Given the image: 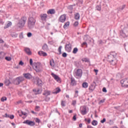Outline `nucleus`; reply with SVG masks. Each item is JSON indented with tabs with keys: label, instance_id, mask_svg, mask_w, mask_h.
<instances>
[{
	"label": "nucleus",
	"instance_id": "nucleus-32",
	"mask_svg": "<svg viewBox=\"0 0 128 128\" xmlns=\"http://www.w3.org/2000/svg\"><path fill=\"white\" fill-rule=\"evenodd\" d=\"M82 86L84 88H88V82H84L82 84Z\"/></svg>",
	"mask_w": 128,
	"mask_h": 128
},
{
	"label": "nucleus",
	"instance_id": "nucleus-56",
	"mask_svg": "<svg viewBox=\"0 0 128 128\" xmlns=\"http://www.w3.org/2000/svg\"><path fill=\"white\" fill-rule=\"evenodd\" d=\"M72 120L74 121L76 120V114H74Z\"/></svg>",
	"mask_w": 128,
	"mask_h": 128
},
{
	"label": "nucleus",
	"instance_id": "nucleus-52",
	"mask_svg": "<svg viewBox=\"0 0 128 128\" xmlns=\"http://www.w3.org/2000/svg\"><path fill=\"white\" fill-rule=\"evenodd\" d=\"M66 104V102L62 100L61 102L62 106H66V104Z\"/></svg>",
	"mask_w": 128,
	"mask_h": 128
},
{
	"label": "nucleus",
	"instance_id": "nucleus-16",
	"mask_svg": "<svg viewBox=\"0 0 128 128\" xmlns=\"http://www.w3.org/2000/svg\"><path fill=\"white\" fill-rule=\"evenodd\" d=\"M33 92H34L35 94H42V90H40L39 88H34L33 90Z\"/></svg>",
	"mask_w": 128,
	"mask_h": 128
},
{
	"label": "nucleus",
	"instance_id": "nucleus-60",
	"mask_svg": "<svg viewBox=\"0 0 128 128\" xmlns=\"http://www.w3.org/2000/svg\"><path fill=\"white\" fill-rule=\"evenodd\" d=\"M50 100V98H48V96H46V98H45L46 102H48V100Z\"/></svg>",
	"mask_w": 128,
	"mask_h": 128
},
{
	"label": "nucleus",
	"instance_id": "nucleus-46",
	"mask_svg": "<svg viewBox=\"0 0 128 128\" xmlns=\"http://www.w3.org/2000/svg\"><path fill=\"white\" fill-rule=\"evenodd\" d=\"M8 98L6 96L2 97L0 99L1 102H4L5 100H6Z\"/></svg>",
	"mask_w": 128,
	"mask_h": 128
},
{
	"label": "nucleus",
	"instance_id": "nucleus-49",
	"mask_svg": "<svg viewBox=\"0 0 128 128\" xmlns=\"http://www.w3.org/2000/svg\"><path fill=\"white\" fill-rule=\"evenodd\" d=\"M62 56L63 58H66V56H68V54L66 52H63L62 54Z\"/></svg>",
	"mask_w": 128,
	"mask_h": 128
},
{
	"label": "nucleus",
	"instance_id": "nucleus-2",
	"mask_svg": "<svg viewBox=\"0 0 128 128\" xmlns=\"http://www.w3.org/2000/svg\"><path fill=\"white\" fill-rule=\"evenodd\" d=\"M26 22V17L23 16L19 20L18 26L20 28H24V26Z\"/></svg>",
	"mask_w": 128,
	"mask_h": 128
},
{
	"label": "nucleus",
	"instance_id": "nucleus-35",
	"mask_svg": "<svg viewBox=\"0 0 128 128\" xmlns=\"http://www.w3.org/2000/svg\"><path fill=\"white\" fill-rule=\"evenodd\" d=\"M62 46H60L58 50L59 53H58L57 54H62Z\"/></svg>",
	"mask_w": 128,
	"mask_h": 128
},
{
	"label": "nucleus",
	"instance_id": "nucleus-34",
	"mask_svg": "<svg viewBox=\"0 0 128 128\" xmlns=\"http://www.w3.org/2000/svg\"><path fill=\"white\" fill-rule=\"evenodd\" d=\"M72 6H76V4L68 6V10H74V8H72Z\"/></svg>",
	"mask_w": 128,
	"mask_h": 128
},
{
	"label": "nucleus",
	"instance_id": "nucleus-58",
	"mask_svg": "<svg viewBox=\"0 0 128 128\" xmlns=\"http://www.w3.org/2000/svg\"><path fill=\"white\" fill-rule=\"evenodd\" d=\"M36 122H38V124H40V120L38 118H36Z\"/></svg>",
	"mask_w": 128,
	"mask_h": 128
},
{
	"label": "nucleus",
	"instance_id": "nucleus-22",
	"mask_svg": "<svg viewBox=\"0 0 128 128\" xmlns=\"http://www.w3.org/2000/svg\"><path fill=\"white\" fill-rule=\"evenodd\" d=\"M42 50L44 52H48V46L46 44H44L43 46H42Z\"/></svg>",
	"mask_w": 128,
	"mask_h": 128
},
{
	"label": "nucleus",
	"instance_id": "nucleus-29",
	"mask_svg": "<svg viewBox=\"0 0 128 128\" xmlns=\"http://www.w3.org/2000/svg\"><path fill=\"white\" fill-rule=\"evenodd\" d=\"M20 116H22V118H26L28 116V113L22 112L21 114H19Z\"/></svg>",
	"mask_w": 128,
	"mask_h": 128
},
{
	"label": "nucleus",
	"instance_id": "nucleus-25",
	"mask_svg": "<svg viewBox=\"0 0 128 128\" xmlns=\"http://www.w3.org/2000/svg\"><path fill=\"white\" fill-rule=\"evenodd\" d=\"M50 64L52 68H54V66H56V62H54V59H52L50 60Z\"/></svg>",
	"mask_w": 128,
	"mask_h": 128
},
{
	"label": "nucleus",
	"instance_id": "nucleus-12",
	"mask_svg": "<svg viewBox=\"0 0 128 128\" xmlns=\"http://www.w3.org/2000/svg\"><path fill=\"white\" fill-rule=\"evenodd\" d=\"M96 82H94L93 84L90 85V86L89 87V90H90V92H92L94 91V90L96 88Z\"/></svg>",
	"mask_w": 128,
	"mask_h": 128
},
{
	"label": "nucleus",
	"instance_id": "nucleus-59",
	"mask_svg": "<svg viewBox=\"0 0 128 128\" xmlns=\"http://www.w3.org/2000/svg\"><path fill=\"white\" fill-rule=\"evenodd\" d=\"M102 92H108V90H106V88H102Z\"/></svg>",
	"mask_w": 128,
	"mask_h": 128
},
{
	"label": "nucleus",
	"instance_id": "nucleus-14",
	"mask_svg": "<svg viewBox=\"0 0 128 128\" xmlns=\"http://www.w3.org/2000/svg\"><path fill=\"white\" fill-rule=\"evenodd\" d=\"M66 20V15L64 14L63 15H62L60 17L59 22H64Z\"/></svg>",
	"mask_w": 128,
	"mask_h": 128
},
{
	"label": "nucleus",
	"instance_id": "nucleus-45",
	"mask_svg": "<svg viewBox=\"0 0 128 128\" xmlns=\"http://www.w3.org/2000/svg\"><path fill=\"white\" fill-rule=\"evenodd\" d=\"M76 100H74L72 101V105L74 106H76Z\"/></svg>",
	"mask_w": 128,
	"mask_h": 128
},
{
	"label": "nucleus",
	"instance_id": "nucleus-19",
	"mask_svg": "<svg viewBox=\"0 0 128 128\" xmlns=\"http://www.w3.org/2000/svg\"><path fill=\"white\" fill-rule=\"evenodd\" d=\"M71 82L70 84V86H76V80H74V78H71Z\"/></svg>",
	"mask_w": 128,
	"mask_h": 128
},
{
	"label": "nucleus",
	"instance_id": "nucleus-43",
	"mask_svg": "<svg viewBox=\"0 0 128 128\" xmlns=\"http://www.w3.org/2000/svg\"><path fill=\"white\" fill-rule=\"evenodd\" d=\"M96 10H102V6L100 5H98L96 6Z\"/></svg>",
	"mask_w": 128,
	"mask_h": 128
},
{
	"label": "nucleus",
	"instance_id": "nucleus-50",
	"mask_svg": "<svg viewBox=\"0 0 128 128\" xmlns=\"http://www.w3.org/2000/svg\"><path fill=\"white\" fill-rule=\"evenodd\" d=\"M124 8H126V5L124 4L122 6H120L119 8L120 10H122Z\"/></svg>",
	"mask_w": 128,
	"mask_h": 128
},
{
	"label": "nucleus",
	"instance_id": "nucleus-40",
	"mask_svg": "<svg viewBox=\"0 0 128 128\" xmlns=\"http://www.w3.org/2000/svg\"><path fill=\"white\" fill-rule=\"evenodd\" d=\"M82 62H90V60L87 58H83L82 59Z\"/></svg>",
	"mask_w": 128,
	"mask_h": 128
},
{
	"label": "nucleus",
	"instance_id": "nucleus-3",
	"mask_svg": "<svg viewBox=\"0 0 128 128\" xmlns=\"http://www.w3.org/2000/svg\"><path fill=\"white\" fill-rule=\"evenodd\" d=\"M120 35L122 38H128V27H124L122 30L120 31Z\"/></svg>",
	"mask_w": 128,
	"mask_h": 128
},
{
	"label": "nucleus",
	"instance_id": "nucleus-53",
	"mask_svg": "<svg viewBox=\"0 0 128 128\" xmlns=\"http://www.w3.org/2000/svg\"><path fill=\"white\" fill-rule=\"evenodd\" d=\"M32 36V34L30 32H29L27 34V36H28V38H30Z\"/></svg>",
	"mask_w": 128,
	"mask_h": 128
},
{
	"label": "nucleus",
	"instance_id": "nucleus-7",
	"mask_svg": "<svg viewBox=\"0 0 128 128\" xmlns=\"http://www.w3.org/2000/svg\"><path fill=\"white\" fill-rule=\"evenodd\" d=\"M116 58V54H110L108 55L107 60L109 62H114V59Z\"/></svg>",
	"mask_w": 128,
	"mask_h": 128
},
{
	"label": "nucleus",
	"instance_id": "nucleus-51",
	"mask_svg": "<svg viewBox=\"0 0 128 128\" xmlns=\"http://www.w3.org/2000/svg\"><path fill=\"white\" fill-rule=\"evenodd\" d=\"M78 90H76L75 92V94H74V98H77V96H78Z\"/></svg>",
	"mask_w": 128,
	"mask_h": 128
},
{
	"label": "nucleus",
	"instance_id": "nucleus-4",
	"mask_svg": "<svg viewBox=\"0 0 128 128\" xmlns=\"http://www.w3.org/2000/svg\"><path fill=\"white\" fill-rule=\"evenodd\" d=\"M33 68L36 70V72H40L42 70L40 69V62H34L33 66H32Z\"/></svg>",
	"mask_w": 128,
	"mask_h": 128
},
{
	"label": "nucleus",
	"instance_id": "nucleus-37",
	"mask_svg": "<svg viewBox=\"0 0 128 128\" xmlns=\"http://www.w3.org/2000/svg\"><path fill=\"white\" fill-rule=\"evenodd\" d=\"M4 58V53L0 52V60H2Z\"/></svg>",
	"mask_w": 128,
	"mask_h": 128
},
{
	"label": "nucleus",
	"instance_id": "nucleus-31",
	"mask_svg": "<svg viewBox=\"0 0 128 128\" xmlns=\"http://www.w3.org/2000/svg\"><path fill=\"white\" fill-rule=\"evenodd\" d=\"M12 26V22H9L5 26H4V29L6 30V28H8L9 26Z\"/></svg>",
	"mask_w": 128,
	"mask_h": 128
},
{
	"label": "nucleus",
	"instance_id": "nucleus-61",
	"mask_svg": "<svg viewBox=\"0 0 128 128\" xmlns=\"http://www.w3.org/2000/svg\"><path fill=\"white\" fill-rule=\"evenodd\" d=\"M24 62H22V60L20 61V62H19V64L20 66H24Z\"/></svg>",
	"mask_w": 128,
	"mask_h": 128
},
{
	"label": "nucleus",
	"instance_id": "nucleus-62",
	"mask_svg": "<svg viewBox=\"0 0 128 128\" xmlns=\"http://www.w3.org/2000/svg\"><path fill=\"white\" fill-rule=\"evenodd\" d=\"M82 46H88V43H86V42H84Z\"/></svg>",
	"mask_w": 128,
	"mask_h": 128
},
{
	"label": "nucleus",
	"instance_id": "nucleus-30",
	"mask_svg": "<svg viewBox=\"0 0 128 128\" xmlns=\"http://www.w3.org/2000/svg\"><path fill=\"white\" fill-rule=\"evenodd\" d=\"M61 90L60 88H56L55 91L53 92V94H58V92H60Z\"/></svg>",
	"mask_w": 128,
	"mask_h": 128
},
{
	"label": "nucleus",
	"instance_id": "nucleus-54",
	"mask_svg": "<svg viewBox=\"0 0 128 128\" xmlns=\"http://www.w3.org/2000/svg\"><path fill=\"white\" fill-rule=\"evenodd\" d=\"M30 64L31 66H34V63H33V61L32 60V58L30 59Z\"/></svg>",
	"mask_w": 128,
	"mask_h": 128
},
{
	"label": "nucleus",
	"instance_id": "nucleus-23",
	"mask_svg": "<svg viewBox=\"0 0 128 128\" xmlns=\"http://www.w3.org/2000/svg\"><path fill=\"white\" fill-rule=\"evenodd\" d=\"M4 117L8 118H10V120H14V116L13 114H8L6 113L5 114Z\"/></svg>",
	"mask_w": 128,
	"mask_h": 128
},
{
	"label": "nucleus",
	"instance_id": "nucleus-11",
	"mask_svg": "<svg viewBox=\"0 0 128 128\" xmlns=\"http://www.w3.org/2000/svg\"><path fill=\"white\" fill-rule=\"evenodd\" d=\"M51 75L52 76V78H54L55 80H56L58 82H62V80L60 76H58L56 74H54V73H52Z\"/></svg>",
	"mask_w": 128,
	"mask_h": 128
},
{
	"label": "nucleus",
	"instance_id": "nucleus-5",
	"mask_svg": "<svg viewBox=\"0 0 128 128\" xmlns=\"http://www.w3.org/2000/svg\"><path fill=\"white\" fill-rule=\"evenodd\" d=\"M24 78L23 76H20L16 78L15 80H14V84H20L22 82H24Z\"/></svg>",
	"mask_w": 128,
	"mask_h": 128
},
{
	"label": "nucleus",
	"instance_id": "nucleus-42",
	"mask_svg": "<svg viewBox=\"0 0 128 128\" xmlns=\"http://www.w3.org/2000/svg\"><path fill=\"white\" fill-rule=\"evenodd\" d=\"M77 6H80V4H82V0H78V2L76 3Z\"/></svg>",
	"mask_w": 128,
	"mask_h": 128
},
{
	"label": "nucleus",
	"instance_id": "nucleus-24",
	"mask_svg": "<svg viewBox=\"0 0 128 128\" xmlns=\"http://www.w3.org/2000/svg\"><path fill=\"white\" fill-rule=\"evenodd\" d=\"M48 14H56V10L54 9H50L47 12Z\"/></svg>",
	"mask_w": 128,
	"mask_h": 128
},
{
	"label": "nucleus",
	"instance_id": "nucleus-28",
	"mask_svg": "<svg viewBox=\"0 0 128 128\" xmlns=\"http://www.w3.org/2000/svg\"><path fill=\"white\" fill-rule=\"evenodd\" d=\"M4 84L6 86H8L10 84H11L12 82H10V80H6L4 81Z\"/></svg>",
	"mask_w": 128,
	"mask_h": 128
},
{
	"label": "nucleus",
	"instance_id": "nucleus-64",
	"mask_svg": "<svg viewBox=\"0 0 128 128\" xmlns=\"http://www.w3.org/2000/svg\"><path fill=\"white\" fill-rule=\"evenodd\" d=\"M4 42V40H2V39L0 38V44H2Z\"/></svg>",
	"mask_w": 128,
	"mask_h": 128
},
{
	"label": "nucleus",
	"instance_id": "nucleus-1",
	"mask_svg": "<svg viewBox=\"0 0 128 128\" xmlns=\"http://www.w3.org/2000/svg\"><path fill=\"white\" fill-rule=\"evenodd\" d=\"M36 13L32 12V16L29 17L28 20V26L29 28H32L34 26V25L36 24Z\"/></svg>",
	"mask_w": 128,
	"mask_h": 128
},
{
	"label": "nucleus",
	"instance_id": "nucleus-38",
	"mask_svg": "<svg viewBox=\"0 0 128 128\" xmlns=\"http://www.w3.org/2000/svg\"><path fill=\"white\" fill-rule=\"evenodd\" d=\"M78 52V48H74L73 50L72 54H76Z\"/></svg>",
	"mask_w": 128,
	"mask_h": 128
},
{
	"label": "nucleus",
	"instance_id": "nucleus-6",
	"mask_svg": "<svg viewBox=\"0 0 128 128\" xmlns=\"http://www.w3.org/2000/svg\"><path fill=\"white\" fill-rule=\"evenodd\" d=\"M120 84L122 85V86H124V88H128V78L121 80Z\"/></svg>",
	"mask_w": 128,
	"mask_h": 128
},
{
	"label": "nucleus",
	"instance_id": "nucleus-15",
	"mask_svg": "<svg viewBox=\"0 0 128 128\" xmlns=\"http://www.w3.org/2000/svg\"><path fill=\"white\" fill-rule=\"evenodd\" d=\"M36 85L38 86H42V81L38 77L36 78Z\"/></svg>",
	"mask_w": 128,
	"mask_h": 128
},
{
	"label": "nucleus",
	"instance_id": "nucleus-20",
	"mask_svg": "<svg viewBox=\"0 0 128 128\" xmlns=\"http://www.w3.org/2000/svg\"><path fill=\"white\" fill-rule=\"evenodd\" d=\"M24 52L28 54V56H32V51H30V49L28 48H24Z\"/></svg>",
	"mask_w": 128,
	"mask_h": 128
},
{
	"label": "nucleus",
	"instance_id": "nucleus-39",
	"mask_svg": "<svg viewBox=\"0 0 128 128\" xmlns=\"http://www.w3.org/2000/svg\"><path fill=\"white\" fill-rule=\"evenodd\" d=\"M92 126H98V121L96 120H92Z\"/></svg>",
	"mask_w": 128,
	"mask_h": 128
},
{
	"label": "nucleus",
	"instance_id": "nucleus-36",
	"mask_svg": "<svg viewBox=\"0 0 128 128\" xmlns=\"http://www.w3.org/2000/svg\"><path fill=\"white\" fill-rule=\"evenodd\" d=\"M68 26H70V22H65L64 26V28L66 29V27Z\"/></svg>",
	"mask_w": 128,
	"mask_h": 128
},
{
	"label": "nucleus",
	"instance_id": "nucleus-26",
	"mask_svg": "<svg viewBox=\"0 0 128 128\" xmlns=\"http://www.w3.org/2000/svg\"><path fill=\"white\" fill-rule=\"evenodd\" d=\"M74 16V20H80V13L76 12Z\"/></svg>",
	"mask_w": 128,
	"mask_h": 128
},
{
	"label": "nucleus",
	"instance_id": "nucleus-21",
	"mask_svg": "<svg viewBox=\"0 0 128 128\" xmlns=\"http://www.w3.org/2000/svg\"><path fill=\"white\" fill-rule=\"evenodd\" d=\"M38 54L41 56H48L46 52H44V51H39Z\"/></svg>",
	"mask_w": 128,
	"mask_h": 128
},
{
	"label": "nucleus",
	"instance_id": "nucleus-10",
	"mask_svg": "<svg viewBox=\"0 0 128 128\" xmlns=\"http://www.w3.org/2000/svg\"><path fill=\"white\" fill-rule=\"evenodd\" d=\"M23 124H28V126H34L36 124V123L34 122L30 121V120H26L23 122Z\"/></svg>",
	"mask_w": 128,
	"mask_h": 128
},
{
	"label": "nucleus",
	"instance_id": "nucleus-27",
	"mask_svg": "<svg viewBox=\"0 0 128 128\" xmlns=\"http://www.w3.org/2000/svg\"><path fill=\"white\" fill-rule=\"evenodd\" d=\"M42 94L43 96H48L50 95V92L48 90H45Z\"/></svg>",
	"mask_w": 128,
	"mask_h": 128
},
{
	"label": "nucleus",
	"instance_id": "nucleus-13",
	"mask_svg": "<svg viewBox=\"0 0 128 128\" xmlns=\"http://www.w3.org/2000/svg\"><path fill=\"white\" fill-rule=\"evenodd\" d=\"M75 74L76 76L82 78V70L81 69H78L76 72H75Z\"/></svg>",
	"mask_w": 128,
	"mask_h": 128
},
{
	"label": "nucleus",
	"instance_id": "nucleus-47",
	"mask_svg": "<svg viewBox=\"0 0 128 128\" xmlns=\"http://www.w3.org/2000/svg\"><path fill=\"white\" fill-rule=\"evenodd\" d=\"M5 60H8V62H10V60H12V58L10 57L6 56L5 58Z\"/></svg>",
	"mask_w": 128,
	"mask_h": 128
},
{
	"label": "nucleus",
	"instance_id": "nucleus-17",
	"mask_svg": "<svg viewBox=\"0 0 128 128\" xmlns=\"http://www.w3.org/2000/svg\"><path fill=\"white\" fill-rule=\"evenodd\" d=\"M88 108L84 106H81L80 108L81 112H88Z\"/></svg>",
	"mask_w": 128,
	"mask_h": 128
},
{
	"label": "nucleus",
	"instance_id": "nucleus-55",
	"mask_svg": "<svg viewBox=\"0 0 128 128\" xmlns=\"http://www.w3.org/2000/svg\"><path fill=\"white\" fill-rule=\"evenodd\" d=\"M35 110L36 112H40V106H36L35 108Z\"/></svg>",
	"mask_w": 128,
	"mask_h": 128
},
{
	"label": "nucleus",
	"instance_id": "nucleus-48",
	"mask_svg": "<svg viewBox=\"0 0 128 128\" xmlns=\"http://www.w3.org/2000/svg\"><path fill=\"white\" fill-rule=\"evenodd\" d=\"M73 26H75V28H76V26H78V21L75 22Z\"/></svg>",
	"mask_w": 128,
	"mask_h": 128
},
{
	"label": "nucleus",
	"instance_id": "nucleus-63",
	"mask_svg": "<svg viewBox=\"0 0 128 128\" xmlns=\"http://www.w3.org/2000/svg\"><path fill=\"white\" fill-rule=\"evenodd\" d=\"M110 124H114V121L112 120H110Z\"/></svg>",
	"mask_w": 128,
	"mask_h": 128
},
{
	"label": "nucleus",
	"instance_id": "nucleus-57",
	"mask_svg": "<svg viewBox=\"0 0 128 128\" xmlns=\"http://www.w3.org/2000/svg\"><path fill=\"white\" fill-rule=\"evenodd\" d=\"M106 118H104L102 120H100L101 124H104V122H106Z\"/></svg>",
	"mask_w": 128,
	"mask_h": 128
},
{
	"label": "nucleus",
	"instance_id": "nucleus-33",
	"mask_svg": "<svg viewBox=\"0 0 128 128\" xmlns=\"http://www.w3.org/2000/svg\"><path fill=\"white\" fill-rule=\"evenodd\" d=\"M10 36H12V38H18V34L14 32H11Z\"/></svg>",
	"mask_w": 128,
	"mask_h": 128
},
{
	"label": "nucleus",
	"instance_id": "nucleus-41",
	"mask_svg": "<svg viewBox=\"0 0 128 128\" xmlns=\"http://www.w3.org/2000/svg\"><path fill=\"white\" fill-rule=\"evenodd\" d=\"M112 66H115V64H116V58L114 59V62H109Z\"/></svg>",
	"mask_w": 128,
	"mask_h": 128
},
{
	"label": "nucleus",
	"instance_id": "nucleus-9",
	"mask_svg": "<svg viewBox=\"0 0 128 128\" xmlns=\"http://www.w3.org/2000/svg\"><path fill=\"white\" fill-rule=\"evenodd\" d=\"M40 18L42 22H46L48 14H41L40 16Z\"/></svg>",
	"mask_w": 128,
	"mask_h": 128
},
{
	"label": "nucleus",
	"instance_id": "nucleus-18",
	"mask_svg": "<svg viewBox=\"0 0 128 128\" xmlns=\"http://www.w3.org/2000/svg\"><path fill=\"white\" fill-rule=\"evenodd\" d=\"M23 76L26 80H30L32 78V75L30 73L24 74Z\"/></svg>",
	"mask_w": 128,
	"mask_h": 128
},
{
	"label": "nucleus",
	"instance_id": "nucleus-8",
	"mask_svg": "<svg viewBox=\"0 0 128 128\" xmlns=\"http://www.w3.org/2000/svg\"><path fill=\"white\" fill-rule=\"evenodd\" d=\"M65 50L68 52H72V44L68 42L65 44Z\"/></svg>",
	"mask_w": 128,
	"mask_h": 128
},
{
	"label": "nucleus",
	"instance_id": "nucleus-44",
	"mask_svg": "<svg viewBox=\"0 0 128 128\" xmlns=\"http://www.w3.org/2000/svg\"><path fill=\"white\" fill-rule=\"evenodd\" d=\"M80 62L75 61L74 62V64L76 66H80Z\"/></svg>",
	"mask_w": 128,
	"mask_h": 128
}]
</instances>
